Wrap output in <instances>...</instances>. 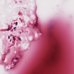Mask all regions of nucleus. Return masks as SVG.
<instances>
[{
  "label": "nucleus",
  "mask_w": 74,
  "mask_h": 74,
  "mask_svg": "<svg viewBox=\"0 0 74 74\" xmlns=\"http://www.w3.org/2000/svg\"><path fill=\"white\" fill-rule=\"evenodd\" d=\"M49 35L51 40H55V38L54 36H53V31H51V32H49Z\"/></svg>",
  "instance_id": "f257e3e1"
},
{
  "label": "nucleus",
  "mask_w": 74,
  "mask_h": 74,
  "mask_svg": "<svg viewBox=\"0 0 74 74\" xmlns=\"http://www.w3.org/2000/svg\"><path fill=\"white\" fill-rule=\"evenodd\" d=\"M16 63L15 62H13V63L12 64H11V67H12V68H14V66L15 65H16Z\"/></svg>",
  "instance_id": "f03ea898"
},
{
  "label": "nucleus",
  "mask_w": 74,
  "mask_h": 74,
  "mask_svg": "<svg viewBox=\"0 0 74 74\" xmlns=\"http://www.w3.org/2000/svg\"><path fill=\"white\" fill-rule=\"evenodd\" d=\"M34 26L35 27H37V23H36V24H35L34 25Z\"/></svg>",
  "instance_id": "7ed1b4c3"
},
{
  "label": "nucleus",
  "mask_w": 74,
  "mask_h": 74,
  "mask_svg": "<svg viewBox=\"0 0 74 74\" xmlns=\"http://www.w3.org/2000/svg\"><path fill=\"white\" fill-rule=\"evenodd\" d=\"M39 31L40 33H42V32H41V29H39Z\"/></svg>",
  "instance_id": "20e7f679"
},
{
  "label": "nucleus",
  "mask_w": 74,
  "mask_h": 74,
  "mask_svg": "<svg viewBox=\"0 0 74 74\" xmlns=\"http://www.w3.org/2000/svg\"><path fill=\"white\" fill-rule=\"evenodd\" d=\"M18 40H19V41H21V38H20L18 37Z\"/></svg>",
  "instance_id": "39448f33"
},
{
  "label": "nucleus",
  "mask_w": 74,
  "mask_h": 74,
  "mask_svg": "<svg viewBox=\"0 0 74 74\" xmlns=\"http://www.w3.org/2000/svg\"><path fill=\"white\" fill-rule=\"evenodd\" d=\"M14 38H15V37H14V36H13V39L14 40V41H15V39Z\"/></svg>",
  "instance_id": "423d86ee"
},
{
  "label": "nucleus",
  "mask_w": 74,
  "mask_h": 74,
  "mask_svg": "<svg viewBox=\"0 0 74 74\" xmlns=\"http://www.w3.org/2000/svg\"><path fill=\"white\" fill-rule=\"evenodd\" d=\"M15 29H16V27H15L14 28V29L15 31Z\"/></svg>",
  "instance_id": "0eeeda50"
},
{
  "label": "nucleus",
  "mask_w": 74,
  "mask_h": 74,
  "mask_svg": "<svg viewBox=\"0 0 74 74\" xmlns=\"http://www.w3.org/2000/svg\"><path fill=\"white\" fill-rule=\"evenodd\" d=\"M18 58H15V60H18Z\"/></svg>",
  "instance_id": "6e6552de"
},
{
  "label": "nucleus",
  "mask_w": 74,
  "mask_h": 74,
  "mask_svg": "<svg viewBox=\"0 0 74 74\" xmlns=\"http://www.w3.org/2000/svg\"><path fill=\"white\" fill-rule=\"evenodd\" d=\"M54 27V26L53 25H52L51 26V27Z\"/></svg>",
  "instance_id": "1a4fd4ad"
},
{
  "label": "nucleus",
  "mask_w": 74,
  "mask_h": 74,
  "mask_svg": "<svg viewBox=\"0 0 74 74\" xmlns=\"http://www.w3.org/2000/svg\"><path fill=\"white\" fill-rule=\"evenodd\" d=\"M8 53H10V50H8Z\"/></svg>",
  "instance_id": "9d476101"
},
{
  "label": "nucleus",
  "mask_w": 74,
  "mask_h": 74,
  "mask_svg": "<svg viewBox=\"0 0 74 74\" xmlns=\"http://www.w3.org/2000/svg\"><path fill=\"white\" fill-rule=\"evenodd\" d=\"M18 23V22H16V25H17V24Z\"/></svg>",
  "instance_id": "9b49d317"
},
{
  "label": "nucleus",
  "mask_w": 74,
  "mask_h": 74,
  "mask_svg": "<svg viewBox=\"0 0 74 74\" xmlns=\"http://www.w3.org/2000/svg\"><path fill=\"white\" fill-rule=\"evenodd\" d=\"M19 19L20 20V21H21V22H22V20H21V18H19Z\"/></svg>",
  "instance_id": "f8f14e48"
},
{
  "label": "nucleus",
  "mask_w": 74,
  "mask_h": 74,
  "mask_svg": "<svg viewBox=\"0 0 74 74\" xmlns=\"http://www.w3.org/2000/svg\"><path fill=\"white\" fill-rule=\"evenodd\" d=\"M10 30V29L8 28V29L7 30V31H9V30Z\"/></svg>",
  "instance_id": "ddd939ff"
},
{
  "label": "nucleus",
  "mask_w": 74,
  "mask_h": 74,
  "mask_svg": "<svg viewBox=\"0 0 74 74\" xmlns=\"http://www.w3.org/2000/svg\"><path fill=\"white\" fill-rule=\"evenodd\" d=\"M10 38V36H8V38Z\"/></svg>",
  "instance_id": "4468645a"
},
{
  "label": "nucleus",
  "mask_w": 74,
  "mask_h": 74,
  "mask_svg": "<svg viewBox=\"0 0 74 74\" xmlns=\"http://www.w3.org/2000/svg\"><path fill=\"white\" fill-rule=\"evenodd\" d=\"M9 27H10V26H8V29H9Z\"/></svg>",
  "instance_id": "2eb2a0df"
},
{
  "label": "nucleus",
  "mask_w": 74,
  "mask_h": 74,
  "mask_svg": "<svg viewBox=\"0 0 74 74\" xmlns=\"http://www.w3.org/2000/svg\"><path fill=\"white\" fill-rule=\"evenodd\" d=\"M10 42H11V40H10Z\"/></svg>",
  "instance_id": "dca6fc26"
},
{
  "label": "nucleus",
  "mask_w": 74,
  "mask_h": 74,
  "mask_svg": "<svg viewBox=\"0 0 74 74\" xmlns=\"http://www.w3.org/2000/svg\"><path fill=\"white\" fill-rule=\"evenodd\" d=\"M20 34H21V32H20Z\"/></svg>",
  "instance_id": "f3484780"
},
{
  "label": "nucleus",
  "mask_w": 74,
  "mask_h": 74,
  "mask_svg": "<svg viewBox=\"0 0 74 74\" xmlns=\"http://www.w3.org/2000/svg\"><path fill=\"white\" fill-rule=\"evenodd\" d=\"M37 19H38V18L37 17Z\"/></svg>",
  "instance_id": "a211bd4d"
},
{
  "label": "nucleus",
  "mask_w": 74,
  "mask_h": 74,
  "mask_svg": "<svg viewBox=\"0 0 74 74\" xmlns=\"http://www.w3.org/2000/svg\"><path fill=\"white\" fill-rule=\"evenodd\" d=\"M36 21H37V19Z\"/></svg>",
  "instance_id": "6ab92c4d"
}]
</instances>
